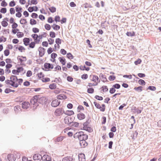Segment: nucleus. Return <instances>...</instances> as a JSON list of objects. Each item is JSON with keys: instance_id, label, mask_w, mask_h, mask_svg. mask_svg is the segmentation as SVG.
<instances>
[{"instance_id": "f257e3e1", "label": "nucleus", "mask_w": 161, "mask_h": 161, "mask_svg": "<svg viewBox=\"0 0 161 161\" xmlns=\"http://www.w3.org/2000/svg\"><path fill=\"white\" fill-rule=\"evenodd\" d=\"M23 82L22 79H18L17 77L14 75H11L9 79L5 81L6 84L10 85L14 87L17 88L19 85H21Z\"/></svg>"}, {"instance_id": "f03ea898", "label": "nucleus", "mask_w": 161, "mask_h": 161, "mask_svg": "<svg viewBox=\"0 0 161 161\" xmlns=\"http://www.w3.org/2000/svg\"><path fill=\"white\" fill-rule=\"evenodd\" d=\"M31 37L34 39V41L31 42L29 45V47L31 48H33L35 47L36 44L39 43L40 40L43 38V35H38L36 34H33L31 35Z\"/></svg>"}, {"instance_id": "7ed1b4c3", "label": "nucleus", "mask_w": 161, "mask_h": 161, "mask_svg": "<svg viewBox=\"0 0 161 161\" xmlns=\"http://www.w3.org/2000/svg\"><path fill=\"white\" fill-rule=\"evenodd\" d=\"M90 77L92 83H89L88 86H95L97 85L98 83L100 82V80L98 77L95 75H91Z\"/></svg>"}, {"instance_id": "20e7f679", "label": "nucleus", "mask_w": 161, "mask_h": 161, "mask_svg": "<svg viewBox=\"0 0 161 161\" xmlns=\"http://www.w3.org/2000/svg\"><path fill=\"white\" fill-rule=\"evenodd\" d=\"M45 98L44 97H40L39 95H35L31 99L30 102L32 105H36L37 102L42 103V101Z\"/></svg>"}, {"instance_id": "39448f33", "label": "nucleus", "mask_w": 161, "mask_h": 161, "mask_svg": "<svg viewBox=\"0 0 161 161\" xmlns=\"http://www.w3.org/2000/svg\"><path fill=\"white\" fill-rule=\"evenodd\" d=\"M38 78L42 80L43 82H46L50 81V79L48 77L45 78V75L42 72H38L36 75Z\"/></svg>"}, {"instance_id": "423d86ee", "label": "nucleus", "mask_w": 161, "mask_h": 161, "mask_svg": "<svg viewBox=\"0 0 161 161\" xmlns=\"http://www.w3.org/2000/svg\"><path fill=\"white\" fill-rule=\"evenodd\" d=\"M78 138L80 141L86 140L88 138V136L84 134L82 131H80L77 133Z\"/></svg>"}, {"instance_id": "0eeeda50", "label": "nucleus", "mask_w": 161, "mask_h": 161, "mask_svg": "<svg viewBox=\"0 0 161 161\" xmlns=\"http://www.w3.org/2000/svg\"><path fill=\"white\" fill-rule=\"evenodd\" d=\"M44 67L42 69L45 71H49L53 68V66L52 64L47 63L44 64Z\"/></svg>"}, {"instance_id": "6e6552de", "label": "nucleus", "mask_w": 161, "mask_h": 161, "mask_svg": "<svg viewBox=\"0 0 161 161\" xmlns=\"http://www.w3.org/2000/svg\"><path fill=\"white\" fill-rule=\"evenodd\" d=\"M94 104L96 107L100 109V110L104 112L105 110V106L104 104H103L101 106L100 104L96 102H94Z\"/></svg>"}, {"instance_id": "1a4fd4ad", "label": "nucleus", "mask_w": 161, "mask_h": 161, "mask_svg": "<svg viewBox=\"0 0 161 161\" xmlns=\"http://www.w3.org/2000/svg\"><path fill=\"white\" fill-rule=\"evenodd\" d=\"M17 59L21 64L23 65L26 61L27 58L26 57L19 56L17 57Z\"/></svg>"}, {"instance_id": "9d476101", "label": "nucleus", "mask_w": 161, "mask_h": 161, "mask_svg": "<svg viewBox=\"0 0 161 161\" xmlns=\"http://www.w3.org/2000/svg\"><path fill=\"white\" fill-rule=\"evenodd\" d=\"M64 111L62 108H57L54 112L55 115L56 116H59L64 113Z\"/></svg>"}, {"instance_id": "9b49d317", "label": "nucleus", "mask_w": 161, "mask_h": 161, "mask_svg": "<svg viewBox=\"0 0 161 161\" xmlns=\"http://www.w3.org/2000/svg\"><path fill=\"white\" fill-rule=\"evenodd\" d=\"M8 18H5L3 19V21L1 22V25L4 27H6L8 25Z\"/></svg>"}, {"instance_id": "f8f14e48", "label": "nucleus", "mask_w": 161, "mask_h": 161, "mask_svg": "<svg viewBox=\"0 0 161 161\" xmlns=\"http://www.w3.org/2000/svg\"><path fill=\"white\" fill-rule=\"evenodd\" d=\"M55 42L57 44L54 45V48L56 49L57 48L58 49L60 48V45L61 43V40L59 38H57L56 39Z\"/></svg>"}, {"instance_id": "ddd939ff", "label": "nucleus", "mask_w": 161, "mask_h": 161, "mask_svg": "<svg viewBox=\"0 0 161 161\" xmlns=\"http://www.w3.org/2000/svg\"><path fill=\"white\" fill-rule=\"evenodd\" d=\"M7 158L10 161H14L15 160L16 158L14 154H8L7 156Z\"/></svg>"}, {"instance_id": "4468645a", "label": "nucleus", "mask_w": 161, "mask_h": 161, "mask_svg": "<svg viewBox=\"0 0 161 161\" xmlns=\"http://www.w3.org/2000/svg\"><path fill=\"white\" fill-rule=\"evenodd\" d=\"M60 102L57 99L53 100L51 103V105L52 106L55 107L58 106L60 104Z\"/></svg>"}, {"instance_id": "2eb2a0df", "label": "nucleus", "mask_w": 161, "mask_h": 161, "mask_svg": "<svg viewBox=\"0 0 161 161\" xmlns=\"http://www.w3.org/2000/svg\"><path fill=\"white\" fill-rule=\"evenodd\" d=\"M42 159L44 161H49L51 159V157L47 154H45L42 157Z\"/></svg>"}, {"instance_id": "dca6fc26", "label": "nucleus", "mask_w": 161, "mask_h": 161, "mask_svg": "<svg viewBox=\"0 0 161 161\" xmlns=\"http://www.w3.org/2000/svg\"><path fill=\"white\" fill-rule=\"evenodd\" d=\"M38 51L39 56L41 57L43 56L45 54V49L42 47H40L39 48Z\"/></svg>"}, {"instance_id": "f3484780", "label": "nucleus", "mask_w": 161, "mask_h": 161, "mask_svg": "<svg viewBox=\"0 0 161 161\" xmlns=\"http://www.w3.org/2000/svg\"><path fill=\"white\" fill-rule=\"evenodd\" d=\"M85 124V123L83 124V129L89 132H92V129L91 127L88 126Z\"/></svg>"}, {"instance_id": "a211bd4d", "label": "nucleus", "mask_w": 161, "mask_h": 161, "mask_svg": "<svg viewBox=\"0 0 161 161\" xmlns=\"http://www.w3.org/2000/svg\"><path fill=\"white\" fill-rule=\"evenodd\" d=\"M33 159L34 160H39L42 159V157L40 154H35L33 156Z\"/></svg>"}, {"instance_id": "6ab92c4d", "label": "nucleus", "mask_w": 161, "mask_h": 161, "mask_svg": "<svg viewBox=\"0 0 161 161\" xmlns=\"http://www.w3.org/2000/svg\"><path fill=\"white\" fill-rule=\"evenodd\" d=\"M91 86H88V85L87 86V92L89 94H93L94 92V90L92 87H91Z\"/></svg>"}, {"instance_id": "aec40b11", "label": "nucleus", "mask_w": 161, "mask_h": 161, "mask_svg": "<svg viewBox=\"0 0 161 161\" xmlns=\"http://www.w3.org/2000/svg\"><path fill=\"white\" fill-rule=\"evenodd\" d=\"M79 161H85V155L83 153H80L79 155Z\"/></svg>"}, {"instance_id": "412c9836", "label": "nucleus", "mask_w": 161, "mask_h": 161, "mask_svg": "<svg viewBox=\"0 0 161 161\" xmlns=\"http://www.w3.org/2000/svg\"><path fill=\"white\" fill-rule=\"evenodd\" d=\"M30 41V39L28 38H25L23 39L24 44L25 46H28L29 45Z\"/></svg>"}, {"instance_id": "4be33fe9", "label": "nucleus", "mask_w": 161, "mask_h": 161, "mask_svg": "<svg viewBox=\"0 0 161 161\" xmlns=\"http://www.w3.org/2000/svg\"><path fill=\"white\" fill-rule=\"evenodd\" d=\"M77 117L78 119L79 120H82L85 118V114L82 113H80L77 114Z\"/></svg>"}, {"instance_id": "5701e85b", "label": "nucleus", "mask_w": 161, "mask_h": 161, "mask_svg": "<svg viewBox=\"0 0 161 161\" xmlns=\"http://www.w3.org/2000/svg\"><path fill=\"white\" fill-rule=\"evenodd\" d=\"M80 144L81 147H84L87 145V143L85 140L80 141Z\"/></svg>"}, {"instance_id": "b1692460", "label": "nucleus", "mask_w": 161, "mask_h": 161, "mask_svg": "<svg viewBox=\"0 0 161 161\" xmlns=\"http://www.w3.org/2000/svg\"><path fill=\"white\" fill-rule=\"evenodd\" d=\"M30 106V103L28 102H25L22 103V107L24 109H27Z\"/></svg>"}, {"instance_id": "393cba45", "label": "nucleus", "mask_w": 161, "mask_h": 161, "mask_svg": "<svg viewBox=\"0 0 161 161\" xmlns=\"http://www.w3.org/2000/svg\"><path fill=\"white\" fill-rule=\"evenodd\" d=\"M19 74V73H21L23 74L25 73V70L24 68L22 67H19L17 68Z\"/></svg>"}, {"instance_id": "a878e982", "label": "nucleus", "mask_w": 161, "mask_h": 161, "mask_svg": "<svg viewBox=\"0 0 161 161\" xmlns=\"http://www.w3.org/2000/svg\"><path fill=\"white\" fill-rule=\"evenodd\" d=\"M100 91L102 92H105L108 90V88L107 86H103L100 88Z\"/></svg>"}, {"instance_id": "bb28decb", "label": "nucleus", "mask_w": 161, "mask_h": 161, "mask_svg": "<svg viewBox=\"0 0 161 161\" xmlns=\"http://www.w3.org/2000/svg\"><path fill=\"white\" fill-rule=\"evenodd\" d=\"M58 59L60 62L63 65H65V64L66 61L64 58L63 57H60Z\"/></svg>"}, {"instance_id": "cd10ccee", "label": "nucleus", "mask_w": 161, "mask_h": 161, "mask_svg": "<svg viewBox=\"0 0 161 161\" xmlns=\"http://www.w3.org/2000/svg\"><path fill=\"white\" fill-rule=\"evenodd\" d=\"M65 138L64 136H61L57 137L55 139V142H61Z\"/></svg>"}, {"instance_id": "c85d7f7f", "label": "nucleus", "mask_w": 161, "mask_h": 161, "mask_svg": "<svg viewBox=\"0 0 161 161\" xmlns=\"http://www.w3.org/2000/svg\"><path fill=\"white\" fill-rule=\"evenodd\" d=\"M64 113L66 115H72L74 114V112L72 110H67L64 111Z\"/></svg>"}, {"instance_id": "c756f323", "label": "nucleus", "mask_w": 161, "mask_h": 161, "mask_svg": "<svg viewBox=\"0 0 161 161\" xmlns=\"http://www.w3.org/2000/svg\"><path fill=\"white\" fill-rule=\"evenodd\" d=\"M57 97L58 99L60 100L66 99L67 98L66 96L62 94L58 95Z\"/></svg>"}, {"instance_id": "7c9ffc66", "label": "nucleus", "mask_w": 161, "mask_h": 161, "mask_svg": "<svg viewBox=\"0 0 161 161\" xmlns=\"http://www.w3.org/2000/svg\"><path fill=\"white\" fill-rule=\"evenodd\" d=\"M52 27L53 29L55 31H57L59 30L60 28V26L56 24H53L52 26Z\"/></svg>"}, {"instance_id": "2f4dec72", "label": "nucleus", "mask_w": 161, "mask_h": 161, "mask_svg": "<svg viewBox=\"0 0 161 161\" xmlns=\"http://www.w3.org/2000/svg\"><path fill=\"white\" fill-rule=\"evenodd\" d=\"M18 38H20L23 37L24 36V34L21 32H18L16 34Z\"/></svg>"}, {"instance_id": "473e14b6", "label": "nucleus", "mask_w": 161, "mask_h": 161, "mask_svg": "<svg viewBox=\"0 0 161 161\" xmlns=\"http://www.w3.org/2000/svg\"><path fill=\"white\" fill-rule=\"evenodd\" d=\"M72 160V158L69 157H65L62 159V161H73Z\"/></svg>"}, {"instance_id": "72a5a7b5", "label": "nucleus", "mask_w": 161, "mask_h": 161, "mask_svg": "<svg viewBox=\"0 0 161 161\" xmlns=\"http://www.w3.org/2000/svg\"><path fill=\"white\" fill-rule=\"evenodd\" d=\"M50 11L52 13L55 12L56 10V8L53 6L50 7L49 8Z\"/></svg>"}, {"instance_id": "f704fd0d", "label": "nucleus", "mask_w": 161, "mask_h": 161, "mask_svg": "<svg viewBox=\"0 0 161 161\" xmlns=\"http://www.w3.org/2000/svg\"><path fill=\"white\" fill-rule=\"evenodd\" d=\"M18 50L21 52H24L25 48L23 46H19L18 48Z\"/></svg>"}, {"instance_id": "c9c22d12", "label": "nucleus", "mask_w": 161, "mask_h": 161, "mask_svg": "<svg viewBox=\"0 0 161 161\" xmlns=\"http://www.w3.org/2000/svg\"><path fill=\"white\" fill-rule=\"evenodd\" d=\"M69 119H70V118L68 117H66L64 119V122L66 124H69L71 123V122L70 121H68Z\"/></svg>"}, {"instance_id": "e433bc0d", "label": "nucleus", "mask_w": 161, "mask_h": 161, "mask_svg": "<svg viewBox=\"0 0 161 161\" xmlns=\"http://www.w3.org/2000/svg\"><path fill=\"white\" fill-rule=\"evenodd\" d=\"M126 35L128 36H135V33L134 31L127 32L126 33Z\"/></svg>"}, {"instance_id": "4c0bfd02", "label": "nucleus", "mask_w": 161, "mask_h": 161, "mask_svg": "<svg viewBox=\"0 0 161 161\" xmlns=\"http://www.w3.org/2000/svg\"><path fill=\"white\" fill-rule=\"evenodd\" d=\"M30 23L31 25H36L37 23V22L35 19H31L30 20Z\"/></svg>"}, {"instance_id": "58836bf2", "label": "nucleus", "mask_w": 161, "mask_h": 161, "mask_svg": "<svg viewBox=\"0 0 161 161\" xmlns=\"http://www.w3.org/2000/svg\"><path fill=\"white\" fill-rule=\"evenodd\" d=\"M56 85L55 83H53L51 84H50L49 85V87L51 89H55L56 88Z\"/></svg>"}, {"instance_id": "ea45409f", "label": "nucleus", "mask_w": 161, "mask_h": 161, "mask_svg": "<svg viewBox=\"0 0 161 161\" xmlns=\"http://www.w3.org/2000/svg\"><path fill=\"white\" fill-rule=\"evenodd\" d=\"M116 76L114 75H110L108 77V80L110 81H114L116 79Z\"/></svg>"}, {"instance_id": "a19ab883", "label": "nucleus", "mask_w": 161, "mask_h": 161, "mask_svg": "<svg viewBox=\"0 0 161 161\" xmlns=\"http://www.w3.org/2000/svg\"><path fill=\"white\" fill-rule=\"evenodd\" d=\"M22 8L21 7H19L18 6H17L15 7V10L17 12H22Z\"/></svg>"}, {"instance_id": "79ce46f5", "label": "nucleus", "mask_w": 161, "mask_h": 161, "mask_svg": "<svg viewBox=\"0 0 161 161\" xmlns=\"http://www.w3.org/2000/svg\"><path fill=\"white\" fill-rule=\"evenodd\" d=\"M66 56L68 58L70 59H72L74 58V56L72 54L70 53H67Z\"/></svg>"}, {"instance_id": "37998d69", "label": "nucleus", "mask_w": 161, "mask_h": 161, "mask_svg": "<svg viewBox=\"0 0 161 161\" xmlns=\"http://www.w3.org/2000/svg\"><path fill=\"white\" fill-rule=\"evenodd\" d=\"M4 53L5 56H7L10 54V51L8 49H6L4 51Z\"/></svg>"}, {"instance_id": "c03bdc74", "label": "nucleus", "mask_w": 161, "mask_h": 161, "mask_svg": "<svg viewBox=\"0 0 161 161\" xmlns=\"http://www.w3.org/2000/svg\"><path fill=\"white\" fill-rule=\"evenodd\" d=\"M83 5L85 8H92V6L90 4L87 3L84 4Z\"/></svg>"}, {"instance_id": "a18cd8bd", "label": "nucleus", "mask_w": 161, "mask_h": 161, "mask_svg": "<svg viewBox=\"0 0 161 161\" xmlns=\"http://www.w3.org/2000/svg\"><path fill=\"white\" fill-rule=\"evenodd\" d=\"M142 87L141 86H140L138 87H135L134 88V89L138 92H141L142 91Z\"/></svg>"}, {"instance_id": "49530a36", "label": "nucleus", "mask_w": 161, "mask_h": 161, "mask_svg": "<svg viewBox=\"0 0 161 161\" xmlns=\"http://www.w3.org/2000/svg\"><path fill=\"white\" fill-rule=\"evenodd\" d=\"M49 36L52 38H55L56 36L55 33L53 31H50L49 32Z\"/></svg>"}, {"instance_id": "de8ad7c7", "label": "nucleus", "mask_w": 161, "mask_h": 161, "mask_svg": "<svg viewBox=\"0 0 161 161\" xmlns=\"http://www.w3.org/2000/svg\"><path fill=\"white\" fill-rule=\"evenodd\" d=\"M20 23L21 24L24 25L26 24L27 21L26 19H21L20 21Z\"/></svg>"}, {"instance_id": "09e8293b", "label": "nucleus", "mask_w": 161, "mask_h": 161, "mask_svg": "<svg viewBox=\"0 0 161 161\" xmlns=\"http://www.w3.org/2000/svg\"><path fill=\"white\" fill-rule=\"evenodd\" d=\"M44 27L45 29L47 31L50 30L51 28L50 25L47 24H46L45 25Z\"/></svg>"}, {"instance_id": "8fccbe9b", "label": "nucleus", "mask_w": 161, "mask_h": 161, "mask_svg": "<svg viewBox=\"0 0 161 161\" xmlns=\"http://www.w3.org/2000/svg\"><path fill=\"white\" fill-rule=\"evenodd\" d=\"M16 3L14 0L10 2L9 3V6L11 7H14Z\"/></svg>"}, {"instance_id": "3c124183", "label": "nucleus", "mask_w": 161, "mask_h": 161, "mask_svg": "<svg viewBox=\"0 0 161 161\" xmlns=\"http://www.w3.org/2000/svg\"><path fill=\"white\" fill-rule=\"evenodd\" d=\"M32 31L34 33V34H35V33L39 32V30L37 28L34 27L32 29Z\"/></svg>"}, {"instance_id": "603ef678", "label": "nucleus", "mask_w": 161, "mask_h": 161, "mask_svg": "<svg viewBox=\"0 0 161 161\" xmlns=\"http://www.w3.org/2000/svg\"><path fill=\"white\" fill-rule=\"evenodd\" d=\"M6 41V38L4 36H1L0 37V43L5 42Z\"/></svg>"}, {"instance_id": "864d4df0", "label": "nucleus", "mask_w": 161, "mask_h": 161, "mask_svg": "<svg viewBox=\"0 0 161 161\" xmlns=\"http://www.w3.org/2000/svg\"><path fill=\"white\" fill-rule=\"evenodd\" d=\"M138 83L140 85H145L146 84L145 81L143 80L142 79H140L138 81Z\"/></svg>"}, {"instance_id": "5fc2aeb1", "label": "nucleus", "mask_w": 161, "mask_h": 161, "mask_svg": "<svg viewBox=\"0 0 161 161\" xmlns=\"http://www.w3.org/2000/svg\"><path fill=\"white\" fill-rule=\"evenodd\" d=\"M88 75L87 74H83L81 76V78L82 79L86 80L88 78Z\"/></svg>"}, {"instance_id": "6e6d98bb", "label": "nucleus", "mask_w": 161, "mask_h": 161, "mask_svg": "<svg viewBox=\"0 0 161 161\" xmlns=\"http://www.w3.org/2000/svg\"><path fill=\"white\" fill-rule=\"evenodd\" d=\"M113 87L115 89V88L118 89L120 88V86L118 84H116L113 86Z\"/></svg>"}, {"instance_id": "4d7b16f0", "label": "nucleus", "mask_w": 161, "mask_h": 161, "mask_svg": "<svg viewBox=\"0 0 161 161\" xmlns=\"http://www.w3.org/2000/svg\"><path fill=\"white\" fill-rule=\"evenodd\" d=\"M7 12V9L5 8H2L0 10V12L1 13L5 14V13Z\"/></svg>"}, {"instance_id": "13d9d810", "label": "nucleus", "mask_w": 161, "mask_h": 161, "mask_svg": "<svg viewBox=\"0 0 161 161\" xmlns=\"http://www.w3.org/2000/svg\"><path fill=\"white\" fill-rule=\"evenodd\" d=\"M5 62L7 64H11L12 62L11 59L9 58H7L5 60Z\"/></svg>"}, {"instance_id": "bf43d9fd", "label": "nucleus", "mask_w": 161, "mask_h": 161, "mask_svg": "<svg viewBox=\"0 0 161 161\" xmlns=\"http://www.w3.org/2000/svg\"><path fill=\"white\" fill-rule=\"evenodd\" d=\"M54 20L56 22H59L60 21V17L58 15L56 16L54 18Z\"/></svg>"}, {"instance_id": "052dcab7", "label": "nucleus", "mask_w": 161, "mask_h": 161, "mask_svg": "<svg viewBox=\"0 0 161 161\" xmlns=\"http://www.w3.org/2000/svg\"><path fill=\"white\" fill-rule=\"evenodd\" d=\"M26 75L28 77L31 76L32 75V72L31 70H28L26 73Z\"/></svg>"}, {"instance_id": "680f3d73", "label": "nucleus", "mask_w": 161, "mask_h": 161, "mask_svg": "<svg viewBox=\"0 0 161 161\" xmlns=\"http://www.w3.org/2000/svg\"><path fill=\"white\" fill-rule=\"evenodd\" d=\"M54 21L53 18L51 17L48 18L47 19V22L49 23H52Z\"/></svg>"}, {"instance_id": "e2e57ef3", "label": "nucleus", "mask_w": 161, "mask_h": 161, "mask_svg": "<svg viewBox=\"0 0 161 161\" xmlns=\"http://www.w3.org/2000/svg\"><path fill=\"white\" fill-rule=\"evenodd\" d=\"M12 73L15 75H19L18 70L17 69H13L12 71Z\"/></svg>"}, {"instance_id": "0e129e2a", "label": "nucleus", "mask_w": 161, "mask_h": 161, "mask_svg": "<svg viewBox=\"0 0 161 161\" xmlns=\"http://www.w3.org/2000/svg\"><path fill=\"white\" fill-rule=\"evenodd\" d=\"M48 41L50 45H52L53 44L54 42V40L51 38H50L48 39Z\"/></svg>"}, {"instance_id": "69168bd1", "label": "nucleus", "mask_w": 161, "mask_h": 161, "mask_svg": "<svg viewBox=\"0 0 161 161\" xmlns=\"http://www.w3.org/2000/svg\"><path fill=\"white\" fill-rule=\"evenodd\" d=\"M95 98L98 100H103V97L101 96H99L98 95H96L95 96Z\"/></svg>"}, {"instance_id": "338daca9", "label": "nucleus", "mask_w": 161, "mask_h": 161, "mask_svg": "<svg viewBox=\"0 0 161 161\" xmlns=\"http://www.w3.org/2000/svg\"><path fill=\"white\" fill-rule=\"evenodd\" d=\"M37 0H31V1L30 3H29V4H30V5L32 4H35L36 5L37 4Z\"/></svg>"}, {"instance_id": "774afa93", "label": "nucleus", "mask_w": 161, "mask_h": 161, "mask_svg": "<svg viewBox=\"0 0 161 161\" xmlns=\"http://www.w3.org/2000/svg\"><path fill=\"white\" fill-rule=\"evenodd\" d=\"M53 49L52 48L50 47L47 50V52L48 54H50L51 53L53 52Z\"/></svg>"}]
</instances>
